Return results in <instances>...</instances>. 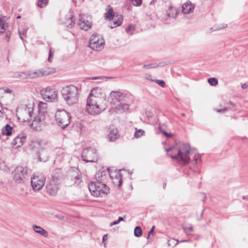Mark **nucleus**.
<instances>
[{
  "instance_id": "49530a36",
  "label": "nucleus",
  "mask_w": 248,
  "mask_h": 248,
  "mask_svg": "<svg viewBox=\"0 0 248 248\" xmlns=\"http://www.w3.org/2000/svg\"><path fill=\"white\" fill-rule=\"evenodd\" d=\"M188 231H193V228L192 226L189 227L188 228H187V230H185V232L187 234H188Z\"/></svg>"
},
{
  "instance_id": "412c9836",
  "label": "nucleus",
  "mask_w": 248,
  "mask_h": 248,
  "mask_svg": "<svg viewBox=\"0 0 248 248\" xmlns=\"http://www.w3.org/2000/svg\"><path fill=\"white\" fill-rule=\"evenodd\" d=\"M46 74L42 70H38L35 72H30L28 74H25V77L30 78H35L39 77L45 75Z\"/></svg>"
},
{
  "instance_id": "79ce46f5",
  "label": "nucleus",
  "mask_w": 248,
  "mask_h": 248,
  "mask_svg": "<svg viewBox=\"0 0 248 248\" xmlns=\"http://www.w3.org/2000/svg\"><path fill=\"white\" fill-rule=\"evenodd\" d=\"M4 93H13V90L9 89V88H5L4 89Z\"/></svg>"
},
{
  "instance_id": "bf43d9fd",
  "label": "nucleus",
  "mask_w": 248,
  "mask_h": 248,
  "mask_svg": "<svg viewBox=\"0 0 248 248\" xmlns=\"http://www.w3.org/2000/svg\"><path fill=\"white\" fill-rule=\"evenodd\" d=\"M181 116H182V117H185V113H182V114H181Z\"/></svg>"
},
{
  "instance_id": "37998d69",
  "label": "nucleus",
  "mask_w": 248,
  "mask_h": 248,
  "mask_svg": "<svg viewBox=\"0 0 248 248\" xmlns=\"http://www.w3.org/2000/svg\"><path fill=\"white\" fill-rule=\"evenodd\" d=\"M154 228H155V226H153L152 228V229L150 230V231L149 232V233H148V235L147 236V239H149V237H150V235L151 233H153L154 231Z\"/></svg>"
},
{
  "instance_id": "f3484780",
  "label": "nucleus",
  "mask_w": 248,
  "mask_h": 248,
  "mask_svg": "<svg viewBox=\"0 0 248 248\" xmlns=\"http://www.w3.org/2000/svg\"><path fill=\"white\" fill-rule=\"evenodd\" d=\"M79 25L82 30L87 31L91 28L92 23L88 16L83 15L80 18Z\"/></svg>"
},
{
  "instance_id": "ddd939ff",
  "label": "nucleus",
  "mask_w": 248,
  "mask_h": 248,
  "mask_svg": "<svg viewBox=\"0 0 248 248\" xmlns=\"http://www.w3.org/2000/svg\"><path fill=\"white\" fill-rule=\"evenodd\" d=\"M125 95L120 91H113L110 92L108 97V102L111 105H116L117 103L124 100Z\"/></svg>"
},
{
  "instance_id": "f257e3e1",
  "label": "nucleus",
  "mask_w": 248,
  "mask_h": 248,
  "mask_svg": "<svg viewBox=\"0 0 248 248\" xmlns=\"http://www.w3.org/2000/svg\"><path fill=\"white\" fill-rule=\"evenodd\" d=\"M35 104L31 100H26L23 101L21 107L17 108L16 112L18 119L21 122H27L34 130L37 129L33 124V121L36 120V114L34 113Z\"/></svg>"
},
{
  "instance_id": "a878e982",
  "label": "nucleus",
  "mask_w": 248,
  "mask_h": 248,
  "mask_svg": "<svg viewBox=\"0 0 248 248\" xmlns=\"http://www.w3.org/2000/svg\"><path fill=\"white\" fill-rule=\"evenodd\" d=\"M118 138L117 133L114 131H110L108 135V138L109 140L113 141Z\"/></svg>"
},
{
  "instance_id": "c03bdc74",
  "label": "nucleus",
  "mask_w": 248,
  "mask_h": 248,
  "mask_svg": "<svg viewBox=\"0 0 248 248\" xmlns=\"http://www.w3.org/2000/svg\"><path fill=\"white\" fill-rule=\"evenodd\" d=\"M167 155L170 157V154H175V153H176V152L174 150H171L168 153V152H167Z\"/></svg>"
},
{
  "instance_id": "423d86ee",
  "label": "nucleus",
  "mask_w": 248,
  "mask_h": 248,
  "mask_svg": "<svg viewBox=\"0 0 248 248\" xmlns=\"http://www.w3.org/2000/svg\"><path fill=\"white\" fill-rule=\"evenodd\" d=\"M88 186L91 193L94 197H104L109 192V187L105 184L99 181L91 182Z\"/></svg>"
},
{
  "instance_id": "603ef678",
  "label": "nucleus",
  "mask_w": 248,
  "mask_h": 248,
  "mask_svg": "<svg viewBox=\"0 0 248 248\" xmlns=\"http://www.w3.org/2000/svg\"><path fill=\"white\" fill-rule=\"evenodd\" d=\"M52 55V52L51 49H50V51H49V58H48V60L49 61L50 60V58L51 57Z\"/></svg>"
},
{
  "instance_id": "4be33fe9",
  "label": "nucleus",
  "mask_w": 248,
  "mask_h": 248,
  "mask_svg": "<svg viewBox=\"0 0 248 248\" xmlns=\"http://www.w3.org/2000/svg\"><path fill=\"white\" fill-rule=\"evenodd\" d=\"M32 229L34 230V231L40 234L42 236H43L44 237H47L48 236V232L46 231L45 229H44L43 228L39 226H37L36 225H34L32 226Z\"/></svg>"
},
{
  "instance_id": "de8ad7c7",
  "label": "nucleus",
  "mask_w": 248,
  "mask_h": 248,
  "mask_svg": "<svg viewBox=\"0 0 248 248\" xmlns=\"http://www.w3.org/2000/svg\"><path fill=\"white\" fill-rule=\"evenodd\" d=\"M248 88V85L246 83H244V84H242V88L243 89H247Z\"/></svg>"
},
{
  "instance_id": "c85d7f7f",
  "label": "nucleus",
  "mask_w": 248,
  "mask_h": 248,
  "mask_svg": "<svg viewBox=\"0 0 248 248\" xmlns=\"http://www.w3.org/2000/svg\"><path fill=\"white\" fill-rule=\"evenodd\" d=\"M5 23L3 19L0 18V35L5 32Z\"/></svg>"
},
{
  "instance_id": "6ab92c4d",
  "label": "nucleus",
  "mask_w": 248,
  "mask_h": 248,
  "mask_svg": "<svg viewBox=\"0 0 248 248\" xmlns=\"http://www.w3.org/2000/svg\"><path fill=\"white\" fill-rule=\"evenodd\" d=\"M113 183L118 186H121L122 183V178L121 174L118 172H114L110 175Z\"/></svg>"
},
{
  "instance_id": "f03ea898",
  "label": "nucleus",
  "mask_w": 248,
  "mask_h": 248,
  "mask_svg": "<svg viewBox=\"0 0 248 248\" xmlns=\"http://www.w3.org/2000/svg\"><path fill=\"white\" fill-rule=\"evenodd\" d=\"M103 98V91L98 87L92 89L87 100L86 111L91 115L99 114L103 110L101 101Z\"/></svg>"
},
{
  "instance_id": "13d9d810",
  "label": "nucleus",
  "mask_w": 248,
  "mask_h": 248,
  "mask_svg": "<svg viewBox=\"0 0 248 248\" xmlns=\"http://www.w3.org/2000/svg\"><path fill=\"white\" fill-rule=\"evenodd\" d=\"M150 66H151L150 65H147L145 66V67H146V68H149L150 67Z\"/></svg>"
},
{
  "instance_id": "a211bd4d",
  "label": "nucleus",
  "mask_w": 248,
  "mask_h": 248,
  "mask_svg": "<svg viewBox=\"0 0 248 248\" xmlns=\"http://www.w3.org/2000/svg\"><path fill=\"white\" fill-rule=\"evenodd\" d=\"M27 137L25 135L19 134L16 137L12 142V145L15 148L21 147L26 141Z\"/></svg>"
},
{
  "instance_id": "2eb2a0df",
  "label": "nucleus",
  "mask_w": 248,
  "mask_h": 248,
  "mask_svg": "<svg viewBox=\"0 0 248 248\" xmlns=\"http://www.w3.org/2000/svg\"><path fill=\"white\" fill-rule=\"evenodd\" d=\"M13 173L16 180H23L28 174L27 167L24 165H19L15 169Z\"/></svg>"
},
{
  "instance_id": "a19ab883",
  "label": "nucleus",
  "mask_w": 248,
  "mask_h": 248,
  "mask_svg": "<svg viewBox=\"0 0 248 248\" xmlns=\"http://www.w3.org/2000/svg\"><path fill=\"white\" fill-rule=\"evenodd\" d=\"M201 155L200 154H198L197 155H195L194 157V160L197 163V160L198 159L201 160Z\"/></svg>"
},
{
  "instance_id": "39448f33",
  "label": "nucleus",
  "mask_w": 248,
  "mask_h": 248,
  "mask_svg": "<svg viewBox=\"0 0 248 248\" xmlns=\"http://www.w3.org/2000/svg\"><path fill=\"white\" fill-rule=\"evenodd\" d=\"M62 93L63 98L69 105L76 103L78 100V88L74 85L66 86L62 88Z\"/></svg>"
},
{
  "instance_id": "0eeeda50",
  "label": "nucleus",
  "mask_w": 248,
  "mask_h": 248,
  "mask_svg": "<svg viewBox=\"0 0 248 248\" xmlns=\"http://www.w3.org/2000/svg\"><path fill=\"white\" fill-rule=\"evenodd\" d=\"M82 182V176L79 170L76 168H72L68 172L67 185L70 186H78Z\"/></svg>"
},
{
  "instance_id": "c9c22d12",
  "label": "nucleus",
  "mask_w": 248,
  "mask_h": 248,
  "mask_svg": "<svg viewBox=\"0 0 248 248\" xmlns=\"http://www.w3.org/2000/svg\"><path fill=\"white\" fill-rule=\"evenodd\" d=\"M135 30V28L132 25H130L126 29V31L131 34H132L133 31H134Z\"/></svg>"
},
{
  "instance_id": "dca6fc26",
  "label": "nucleus",
  "mask_w": 248,
  "mask_h": 248,
  "mask_svg": "<svg viewBox=\"0 0 248 248\" xmlns=\"http://www.w3.org/2000/svg\"><path fill=\"white\" fill-rule=\"evenodd\" d=\"M178 12V9L175 7H173V6L170 4L168 9L166 11L164 16L162 17V20L165 24H168V19L170 18H175Z\"/></svg>"
},
{
  "instance_id": "8fccbe9b",
  "label": "nucleus",
  "mask_w": 248,
  "mask_h": 248,
  "mask_svg": "<svg viewBox=\"0 0 248 248\" xmlns=\"http://www.w3.org/2000/svg\"><path fill=\"white\" fill-rule=\"evenodd\" d=\"M69 20L71 22V23H70V26H72V25H73L74 24V20L72 18H71L69 19Z\"/></svg>"
},
{
  "instance_id": "7c9ffc66",
  "label": "nucleus",
  "mask_w": 248,
  "mask_h": 248,
  "mask_svg": "<svg viewBox=\"0 0 248 248\" xmlns=\"http://www.w3.org/2000/svg\"><path fill=\"white\" fill-rule=\"evenodd\" d=\"M144 131L142 129H136L135 134L134 137L136 138H139L144 134Z\"/></svg>"
},
{
  "instance_id": "6e6d98bb",
  "label": "nucleus",
  "mask_w": 248,
  "mask_h": 248,
  "mask_svg": "<svg viewBox=\"0 0 248 248\" xmlns=\"http://www.w3.org/2000/svg\"><path fill=\"white\" fill-rule=\"evenodd\" d=\"M166 183H164L163 184V188H165L166 186Z\"/></svg>"
},
{
  "instance_id": "20e7f679",
  "label": "nucleus",
  "mask_w": 248,
  "mask_h": 248,
  "mask_svg": "<svg viewBox=\"0 0 248 248\" xmlns=\"http://www.w3.org/2000/svg\"><path fill=\"white\" fill-rule=\"evenodd\" d=\"M47 109V105L46 103L43 102L39 103L37 113L36 114V120L33 121L32 124L37 129H40L41 130L45 126Z\"/></svg>"
},
{
  "instance_id": "1a4fd4ad",
  "label": "nucleus",
  "mask_w": 248,
  "mask_h": 248,
  "mask_svg": "<svg viewBox=\"0 0 248 248\" xmlns=\"http://www.w3.org/2000/svg\"><path fill=\"white\" fill-rule=\"evenodd\" d=\"M55 120L57 124L64 128L70 124V117L68 113L63 110H58L55 114Z\"/></svg>"
},
{
  "instance_id": "3c124183",
  "label": "nucleus",
  "mask_w": 248,
  "mask_h": 248,
  "mask_svg": "<svg viewBox=\"0 0 248 248\" xmlns=\"http://www.w3.org/2000/svg\"><path fill=\"white\" fill-rule=\"evenodd\" d=\"M107 235L106 234L103 237V242H105V241L107 240Z\"/></svg>"
},
{
  "instance_id": "052dcab7",
  "label": "nucleus",
  "mask_w": 248,
  "mask_h": 248,
  "mask_svg": "<svg viewBox=\"0 0 248 248\" xmlns=\"http://www.w3.org/2000/svg\"><path fill=\"white\" fill-rule=\"evenodd\" d=\"M202 217H201L200 218H198V219L199 220H201L202 219Z\"/></svg>"
},
{
  "instance_id": "4d7b16f0",
  "label": "nucleus",
  "mask_w": 248,
  "mask_h": 248,
  "mask_svg": "<svg viewBox=\"0 0 248 248\" xmlns=\"http://www.w3.org/2000/svg\"><path fill=\"white\" fill-rule=\"evenodd\" d=\"M98 78H97V77H93V78H92L91 79H98Z\"/></svg>"
},
{
  "instance_id": "f8f14e48",
  "label": "nucleus",
  "mask_w": 248,
  "mask_h": 248,
  "mask_svg": "<svg viewBox=\"0 0 248 248\" xmlns=\"http://www.w3.org/2000/svg\"><path fill=\"white\" fill-rule=\"evenodd\" d=\"M42 96L47 102H52L57 98V94L55 89L48 87L41 92Z\"/></svg>"
},
{
  "instance_id": "5fc2aeb1",
  "label": "nucleus",
  "mask_w": 248,
  "mask_h": 248,
  "mask_svg": "<svg viewBox=\"0 0 248 248\" xmlns=\"http://www.w3.org/2000/svg\"><path fill=\"white\" fill-rule=\"evenodd\" d=\"M243 199L248 201V195L243 196Z\"/></svg>"
},
{
  "instance_id": "ea45409f",
  "label": "nucleus",
  "mask_w": 248,
  "mask_h": 248,
  "mask_svg": "<svg viewBox=\"0 0 248 248\" xmlns=\"http://www.w3.org/2000/svg\"><path fill=\"white\" fill-rule=\"evenodd\" d=\"M167 62H159L158 63H156V67H162V66H164L166 65H167Z\"/></svg>"
},
{
  "instance_id": "e433bc0d",
  "label": "nucleus",
  "mask_w": 248,
  "mask_h": 248,
  "mask_svg": "<svg viewBox=\"0 0 248 248\" xmlns=\"http://www.w3.org/2000/svg\"><path fill=\"white\" fill-rule=\"evenodd\" d=\"M123 220V218L122 217H119L118 218V220L114 221L110 224V226H112L113 225L118 224L120 222Z\"/></svg>"
},
{
  "instance_id": "72a5a7b5",
  "label": "nucleus",
  "mask_w": 248,
  "mask_h": 248,
  "mask_svg": "<svg viewBox=\"0 0 248 248\" xmlns=\"http://www.w3.org/2000/svg\"><path fill=\"white\" fill-rule=\"evenodd\" d=\"M48 0H39L38 6L40 7H44L47 3Z\"/></svg>"
},
{
  "instance_id": "9d476101",
  "label": "nucleus",
  "mask_w": 248,
  "mask_h": 248,
  "mask_svg": "<svg viewBox=\"0 0 248 248\" xmlns=\"http://www.w3.org/2000/svg\"><path fill=\"white\" fill-rule=\"evenodd\" d=\"M45 178L40 174H34L31 178V186L34 191L41 190L45 186Z\"/></svg>"
},
{
  "instance_id": "7ed1b4c3",
  "label": "nucleus",
  "mask_w": 248,
  "mask_h": 248,
  "mask_svg": "<svg viewBox=\"0 0 248 248\" xmlns=\"http://www.w3.org/2000/svg\"><path fill=\"white\" fill-rule=\"evenodd\" d=\"M171 150H174L176 152L175 154H170V157L172 160L176 161L182 165H186L189 162L190 160L188 155L190 151L189 144L182 143L179 147L172 145L165 149L168 153Z\"/></svg>"
},
{
  "instance_id": "aec40b11",
  "label": "nucleus",
  "mask_w": 248,
  "mask_h": 248,
  "mask_svg": "<svg viewBox=\"0 0 248 248\" xmlns=\"http://www.w3.org/2000/svg\"><path fill=\"white\" fill-rule=\"evenodd\" d=\"M194 5L190 1H187L182 5V11L184 14H190L193 12Z\"/></svg>"
},
{
  "instance_id": "4468645a",
  "label": "nucleus",
  "mask_w": 248,
  "mask_h": 248,
  "mask_svg": "<svg viewBox=\"0 0 248 248\" xmlns=\"http://www.w3.org/2000/svg\"><path fill=\"white\" fill-rule=\"evenodd\" d=\"M82 156L86 162H95L97 160V154L95 150L92 148L84 149Z\"/></svg>"
},
{
  "instance_id": "cd10ccee",
  "label": "nucleus",
  "mask_w": 248,
  "mask_h": 248,
  "mask_svg": "<svg viewBox=\"0 0 248 248\" xmlns=\"http://www.w3.org/2000/svg\"><path fill=\"white\" fill-rule=\"evenodd\" d=\"M142 232L141 229L139 226H137L134 229V235L137 237H139L141 236Z\"/></svg>"
},
{
  "instance_id": "9b49d317",
  "label": "nucleus",
  "mask_w": 248,
  "mask_h": 248,
  "mask_svg": "<svg viewBox=\"0 0 248 248\" xmlns=\"http://www.w3.org/2000/svg\"><path fill=\"white\" fill-rule=\"evenodd\" d=\"M104 39L100 36L93 35L92 36L90 41V46L93 50H100L104 46Z\"/></svg>"
},
{
  "instance_id": "864d4df0",
  "label": "nucleus",
  "mask_w": 248,
  "mask_h": 248,
  "mask_svg": "<svg viewBox=\"0 0 248 248\" xmlns=\"http://www.w3.org/2000/svg\"><path fill=\"white\" fill-rule=\"evenodd\" d=\"M229 104L232 105V106H235V104L233 103L232 101H230L229 102Z\"/></svg>"
},
{
  "instance_id": "393cba45",
  "label": "nucleus",
  "mask_w": 248,
  "mask_h": 248,
  "mask_svg": "<svg viewBox=\"0 0 248 248\" xmlns=\"http://www.w3.org/2000/svg\"><path fill=\"white\" fill-rule=\"evenodd\" d=\"M115 16L114 13L112 8L109 7L108 10L106 14L105 18L108 20H111Z\"/></svg>"
},
{
  "instance_id": "09e8293b",
  "label": "nucleus",
  "mask_w": 248,
  "mask_h": 248,
  "mask_svg": "<svg viewBox=\"0 0 248 248\" xmlns=\"http://www.w3.org/2000/svg\"><path fill=\"white\" fill-rule=\"evenodd\" d=\"M191 241V240L190 239H183V240H182L181 241H179V242H190Z\"/></svg>"
},
{
  "instance_id": "a18cd8bd",
  "label": "nucleus",
  "mask_w": 248,
  "mask_h": 248,
  "mask_svg": "<svg viewBox=\"0 0 248 248\" xmlns=\"http://www.w3.org/2000/svg\"><path fill=\"white\" fill-rule=\"evenodd\" d=\"M228 110V109L226 108H224L222 109H220L217 110V112L219 113H223L226 111Z\"/></svg>"
},
{
  "instance_id": "4c0bfd02",
  "label": "nucleus",
  "mask_w": 248,
  "mask_h": 248,
  "mask_svg": "<svg viewBox=\"0 0 248 248\" xmlns=\"http://www.w3.org/2000/svg\"><path fill=\"white\" fill-rule=\"evenodd\" d=\"M132 2L135 6H139L142 2V0H132Z\"/></svg>"
},
{
  "instance_id": "c756f323",
  "label": "nucleus",
  "mask_w": 248,
  "mask_h": 248,
  "mask_svg": "<svg viewBox=\"0 0 248 248\" xmlns=\"http://www.w3.org/2000/svg\"><path fill=\"white\" fill-rule=\"evenodd\" d=\"M179 242V241L178 240L173 238H170L168 241V245L169 246L173 247L176 246Z\"/></svg>"
},
{
  "instance_id": "b1692460",
  "label": "nucleus",
  "mask_w": 248,
  "mask_h": 248,
  "mask_svg": "<svg viewBox=\"0 0 248 248\" xmlns=\"http://www.w3.org/2000/svg\"><path fill=\"white\" fill-rule=\"evenodd\" d=\"M114 20L113 22L112 25L110 26L111 29L120 26L123 22V18L121 15H116L114 17Z\"/></svg>"
},
{
  "instance_id": "5701e85b",
  "label": "nucleus",
  "mask_w": 248,
  "mask_h": 248,
  "mask_svg": "<svg viewBox=\"0 0 248 248\" xmlns=\"http://www.w3.org/2000/svg\"><path fill=\"white\" fill-rule=\"evenodd\" d=\"M13 127L9 124H6L1 129V134L5 136H10L12 135Z\"/></svg>"
},
{
  "instance_id": "2f4dec72",
  "label": "nucleus",
  "mask_w": 248,
  "mask_h": 248,
  "mask_svg": "<svg viewBox=\"0 0 248 248\" xmlns=\"http://www.w3.org/2000/svg\"><path fill=\"white\" fill-rule=\"evenodd\" d=\"M208 82L210 85L216 86L218 84V80L216 78H211L208 79Z\"/></svg>"
},
{
  "instance_id": "6e6552de",
  "label": "nucleus",
  "mask_w": 248,
  "mask_h": 248,
  "mask_svg": "<svg viewBox=\"0 0 248 248\" xmlns=\"http://www.w3.org/2000/svg\"><path fill=\"white\" fill-rule=\"evenodd\" d=\"M61 182L60 175H53L46 185L47 192L50 195H55L59 189V186Z\"/></svg>"
},
{
  "instance_id": "f704fd0d",
  "label": "nucleus",
  "mask_w": 248,
  "mask_h": 248,
  "mask_svg": "<svg viewBox=\"0 0 248 248\" xmlns=\"http://www.w3.org/2000/svg\"><path fill=\"white\" fill-rule=\"evenodd\" d=\"M156 83L158 84L161 87H165L166 86L165 82L161 79H156Z\"/></svg>"
},
{
  "instance_id": "680f3d73",
  "label": "nucleus",
  "mask_w": 248,
  "mask_h": 248,
  "mask_svg": "<svg viewBox=\"0 0 248 248\" xmlns=\"http://www.w3.org/2000/svg\"><path fill=\"white\" fill-rule=\"evenodd\" d=\"M20 18V16H18V17H17V18Z\"/></svg>"
},
{
  "instance_id": "bb28decb",
  "label": "nucleus",
  "mask_w": 248,
  "mask_h": 248,
  "mask_svg": "<svg viewBox=\"0 0 248 248\" xmlns=\"http://www.w3.org/2000/svg\"><path fill=\"white\" fill-rule=\"evenodd\" d=\"M158 130L159 132L162 133L163 135H164L166 137H171L172 136V135L171 134H169L165 130V129L163 128V126H161L160 124H159L158 125Z\"/></svg>"
},
{
  "instance_id": "58836bf2",
  "label": "nucleus",
  "mask_w": 248,
  "mask_h": 248,
  "mask_svg": "<svg viewBox=\"0 0 248 248\" xmlns=\"http://www.w3.org/2000/svg\"><path fill=\"white\" fill-rule=\"evenodd\" d=\"M227 27V24H223L221 26H219L218 27H217L214 30L215 31L220 30H221V29H225Z\"/></svg>"
},
{
  "instance_id": "473e14b6",
  "label": "nucleus",
  "mask_w": 248,
  "mask_h": 248,
  "mask_svg": "<svg viewBox=\"0 0 248 248\" xmlns=\"http://www.w3.org/2000/svg\"><path fill=\"white\" fill-rule=\"evenodd\" d=\"M129 106L128 104L125 103L121 106L120 109L122 111L125 112L129 110Z\"/></svg>"
}]
</instances>
